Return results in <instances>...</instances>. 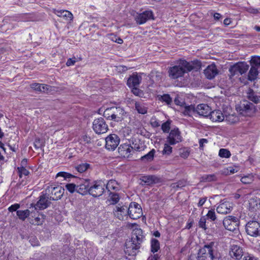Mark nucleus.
Returning <instances> with one entry per match:
<instances>
[{
  "label": "nucleus",
  "instance_id": "nucleus-1",
  "mask_svg": "<svg viewBox=\"0 0 260 260\" xmlns=\"http://www.w3.org/2000/svg\"><path fill=\"white\" fill-rule=\"evenodd\" d=\"M201 61L196 60L188 62L184 59H180L178 64L171 67L169 70V76L172 79L182 77L186 72L192 70L199 71L201 68Z\"/></svg>",
  "mask_w": 260,
  "mask_h": 260
},
{
  "label": "nucleus",
  "instance_id": "nucleus-2",
  "mask_svg": "<svg viewBox=\"0 0 260 260\" xmlns=\"http://www.w3.org/2000/svg\"><path fill=\"white\" fill-rule=\"evenodd\" d=\"M143 238L142 230L140 228L135 229L132 233L131 240L125 242V253L128 255L135 256L139 252Z\"/></svg>",
  "mask_w": 260,
  "mask_h": 260
},
{
  "label": "nucleus",
  "instance_id": "nucleus-3",
  "mask_svg": "<svg viewBox=\"0 0 260 260\" xmlns=\"http://www.w3.org/2000/svg\"><path fill=\"white\" fill-rule=\"evenodd\" d=\"M221 254L218 251L214 242L206 243L198 251L197 260H207L208 258L210 260H219L221 258Z\"/></svg>",
  "mask_w": 260,
  "mask_h": 260
},
{
  "label": "nucleus",
  "instance_id": "nucleus-4",
  "mask_svg": "<svg viewBox=\"0 0 260 260\" xmlns=\"http://www.w3.org/2000/svg\"><path fill=\"white\" fill-rule=\"evenodd\" d=\"M64 191V189L61 186H55L50 185L48 186L45 190L46 194L49 197V200L57 201L61 199Z\"/></svg>",
  "mask_w": 260,
  "mask_h": 260
},
{
  "label": "nucleus",
  "instance_id": "nucleus-5",
  "mask_svg": "<svg viewBox=\"0 0 260 260\" xmlns=\"http://www.w3.org/2000/svg\"><path fill=\"white\" fill-rule=\"evenodd\" d=\"M236 109L244 116H251L255 112V106L250 102L244 101L236 107Z\"/></svg>",
  "mask_w": 260,
  "mask_h": 260
},
{
  "label": "nucleus",
  "instance_id": "nucleus-6",
  "mask_svg": "<svg viewBox=\"0 0 260 260\" xmlns=\"http://www.w3.org/2000/svg\"><path fill=\"white\" fill-rule=\"evenodd\" d=\"M249 68V65L245 61L238 62L229 68V71L231 76L242 75L247 72Z\"/></svg>",
  "mask_w": 260,
  "mask_h": 260
},
{
  "label": "nucleus",
  "instance_id": "nucleus-7",
  "mask_svg": "<svg viewBox=\"0 0 260 260\" xmlns=\"http://www.w3.org/2000/svg\"><path fill=\"white\" fill-rule=\"evenodd\" d=\"M105 184L102 181H95L90 184L89 194L94 198L101 196L105 191Z\"/></svg>",
  "mask_w": 260,
  "mask_h": 260
},
{
  "label": "nucleus",
  "instance_id": "nucleus-8",
  "mask_svg": "<svg viewBox=\"0 0 260 260\" xmlns=\"http://www.w3.org/2000/svg\"><path fill=\"white\" fill-rule=\"evenodd\" d=\"M143 214L141 206L136 202H131L128 208V215L133 219L140 218Z\"/></svg>",
  "mask_w": 260,
  "mask_h": 260
},
{
  "label": "nucleus",
  "instance_id": "nucleus-9",
  "mask_svg": "<svg viewBox=\"0 0 260 260\" xmlns=\"http://www.w3.org/2000/svg\"><path fill=\"white\" fill-rule=\"evenodd\" d=\"M92 125L93 131L98 134L105 133L108 129V125L104 118L102 117L95 119L93 121Z\"/></svg>",
  "mask_w": 260,
  "mask_h": 260
},
{
  "label": "nucleus",
  "instance_id": "nucleus-10",
  "mask_svg": "<svg viewBox=\"0 0 260 260\" xmlns=\"http://www.w3.org/2000/svg\"><path fill=\"white\" fill-rule=\"evenodd\" d=\"M246 232L248 235L252 237H257L260 235V224L255 220L249 221L246 225Z\"/></svg>",
  "mask_w": 260,
  "mask_h": 260
},
{
  "label": "nucleus",
  "instance_id": "nucleus-11",
  "mask_svg": "<svg viewBox=\"0 0 260 260\" xmlns=\"http://www.w3.org/2000/svg\"><path fill=\"white\" fill-rule=\"evenodd\" d=\"M222 222L224 228L230 231H236L238 229L239 225V220L238 218L233 216L226 217L223 219Z\"/></svg>",
  "mask_w": 260,
  "mask_h": 260
},
{
  "label": "nucleus",
  "instance_id": "nucleus-12",
  "mask_svg": "<svg viewBox=\"0 0 260 260\" xmlns=\"http://www.w3.org/2000/svg\"><path fill=\"white\" fill-rule=\"evenodd\" d=\"M167 142L172 145H175L182 141L181 136V132L178 128H175L172 129L169 133V136L166 138Z\"/></svg>",
  "mask_w": 260,
  "mask_h": 260
},
{
  "label": "nucleus",
  "instance_id": "nucleus-13",
  "mask_svg": "<svg viewBox=\"0 0 260 260\" xmlns=\"http://www.w3.org/2000/svg\"><path fill=\"white\" fill-rule=\"evenodd\" d=\"M90 181V180L88 179H80L77 183L76 192L82 195L89 193L91 184Z\"/></svg>",
  "mask_w": 260,
  "mask_h": 260
},
{
  "label": "nucleus",
  "instance_id": "nucleus-14",
  "mask_svg": "<svg viewBox=\"0 0 260 260\" xmlns=\"http://www.w3.org/2000/svg\"><path fill=\"white\" fill-rule=\"evenodd\" d=\"M47 194H43L39 197V201L36 204H31V206L34 207L36 210H44L48 207L51 202L49 200V197L46 196Z\"/></svg>",
  "mask_w": 260,
  "mask_h": 260
},
{
  "label": "nucleus",
  "instance_id": "nucleus-15",
  "mask_svg": "<svg viewBox=\"0 0 260 260\" xmlns=\"http://www.w3.org/2000/svg\"><path fill=\"white\" fill-rule=\"evenodd\" d=\"M154 19V16L152 11L147 10L141 13H137L135 17V20L138 24H143L148 20Z\"/></svg>",
  "mask_w": 260,
  "mask_h": 260
},
{
  "label": "nucleus",
  "instance_id": "nucleus-16",
  "mask_svg": "<svg viewBox=\"0 0 260 260\" xmlns=\"http://www.w3.org/2000/svg\"><path fill=\"white\" fill-rule=\"evenodd\" d=\"M106 148L109 150H114L119 144L120 139L116 134H111L106 137Z\"/></svg>",
  "mask_w": 260,
  "mask_h": 260
},
{
  "label": "nucleus",
  "instance_id": "nucleus-17",
  "mask_svg": "<svg viewBox=\"0 0 260 260\" xmlns=\"http://www.w3.org/2000/svg\"><path fill=\"white\" fill-rule=\"evenodd\" d=\"M118 151L121 156L125 158H130L133 154L131 144L125 143L119 146Z\"/></svg>",
  "mask_w": 260,
  "mask_h": 260
},
{
  "label": "nucleus",
  "instance_id": "nucleus-18",
  "mask_svg": "<svg viewBox=\"0 0 260 260\" xmlns=\"http://www.w3.org/2000/svg\"><path fill=\"white\" fill-rule=\"evenodd\" d=\"M113 121L120 122L123 120L126 115L124 110L120 107H114Z\"/></svg>",
  "mask_w": 260,
  "mask_h": 260
},
{
  "label": "nucleus",
  "instance_id": "nucleus-19",
  "mask_svg": "<svg viewBox=\"0 0 260 260\" xmlns=\"http://www.w3.org/2000/svg\"><path fill=\"white\" fill-rule=\"evenodd\" d=\"M218 72L215 64L208 66L204 70V74L206 77L209 79H213L218 74Z\"/></svg>",
  "mask_w": 260,
  "mask_h": 260
},
{
  "label": "nucleus",
  "instance_id": "nucleus-20",
  "mask_svg": "<svg viewBox=\"0 0 260 260\" xmlns=\"http://www.w3.org/2000/svg\"><path fill=\"white\" fill-rule=\"evenodd\" d=\"M230 254L231 257L236 259H240L243 255V249L240 246L233 245L230 251Z\"/></svg>",
  "mask_w": 260,
  "mask_h": 260
},
{
  "label": "nucleus",
  "instance_id": "nucleus-21",
  "mask_svg": "<svg viewBox=\"0 0 260 260\" xmlns=\"http://www.w3.org/2000/svg\"><path fill=\"white\" fill-rule=\"evenodd\" d=\"M128 208L125 205L120 207L116 206V209L113 211L115 216L120 220H123L124 216L128 215Z\"/></svg>",
  "mask_w": 260,
  "mask_h": 260
},
{
  "label": "nucleus",
  "instance_id": "nucleus-22",
  "mask_svg": "<svg viewBox=\"0 0 260 260\" xmlns=\"http://www.w3.org/2000/svg\"><path fill=\"white\" fill-rule=\"evenodd\" d=\"M140 180L141 181L140 184L142 185H150L158 182L159 178L155 175H148L142 176Z\"/></svg>",
  "mask_w": 260,
  "mask_h": 260
},
{
  "label": "nucleus",
  "instance_id": "nucleus-23",
  "mask_svg": "<svg viewBox=\"0 0 260 260\" xmlns=\"http://www.w3.org/2000/svg\"><path fill=\"white\" fill-rule=\"evenodd\" d=\"M210 107L207 104H202L198 105L196 108V111L200 115L207 117L211 112Z\"/></svg>",
  "mask_w": 260,
  "mask_h": 260
},
{
  "label": "nucleus",
  "instance_id": "nucleus-24",
  "mask_svg": "<svg viewBox=\"0 0 260 260\" xmlns=\"http://www.w3.org/2000/svg\"><path fill=\"white\" fill-rule=\"evenodd\" d=\"M231 204L229 202L221 203L217 207L216 211L218 213L227 214L232 210Z\"/></svg>",
  "mask_w": 260,
  "mask_h": 260
},
{
  "label": "nucleus",
  "instance_id": "nucleus-25",
  "mask_svg": "<svg viewBox=\"0 0 260 260\" xmlns=\"http://www.w3.org/2000/svg\"><path fill=\"white\" fill-rule=\"evenodd\" d=\"M141 80L142 77L141 76L133 74V75L128 78L127 84L129 87H136L140 84Z\"/></svg>",
  "mask_w": 260,
  "mask_h": 260
},
{
  "label": "nucleus",
  "instance_id": "nucleus-26",
  "mask_svg": "<svg viewBox=\"0 0 260 260\" xmlns=\"http://www.w3.org/2000/svg\"><path fill=\"white\" fill-rule=\"evenodd\" d=\"M210 119L213 121H218L220 122L224 120V117L223 113L220 110H214L213 111H211L209 115Z\"/></svg>",
  "mask_w": 260,
  "mask_h": 260
},
{
  "label": "nucleus",
  "instance_id": "nucleus-27",
  "mask_svg": "<svg viewBox=\"0 0 260 260\" xmlns=\"http://www.w3.org/2000/svg\"><path fill=\"white\" fill-rule=\"evenodd\" d=\"M53 13L59 17L66 18L67 20H72L73 18L72 13L67 10H57L54 9L53 10Z\"/></svg>",
  "mask_w": 260,
  "mask_h": 260
},
{
  "label": "nucleus",
  "instance_id": "nucleus-28",
  "mask_svg": "<svg viewBox=\"0 0 260 260\" xmlns=\"http://www.w3.org/2000/svg\"><path fill=\"white\" fill-rule=\"evenodd\" d=\"M260 208V199L252 198L249 200V209L250 210L256 211Z\"/></svg>",
  "mask_w": 260,
  "mask_h": 260
},
{
  "label": "nucleus",
  "instance_id": "nucleus-29",
  "mask_svg": "<svg viewBox=\"0 0 260 260\" xmlns=\"http://www.w3.org/2000/svg\"><path fill=\"white\" fill-rule=\"evenodd\" d=\"M258 69V68L253 66L251 67L247 76V79L249 81H253L256 79L259 73Z\"/></svg>",
  "mask_w": 260,
  "mask_h": 260
},
{
  "label": "nucleus",
  "instance_id": "nucleus-30",
  "mask_svg": "<svg viewBox=\"0 0 260 260\" xmlns=\"http://www.w3.org/2000/svg\"><path fill=\"white\" fill-rule=\"evenodd\" d=\"M247 97L249 101L253 102L255 104H257L260 101V96L257 95V94L250 88L248 90Z\"/></svg>",
  "mask_w": 260,
  "mask_h": 260
},
{
  "label": "nucleus",
  "instance_id": "nucleus-31",
  "mask_svg": "<svg viewBox=\"0 0 260 260\" xmlns=\"http://www.w3.org/2000/svg\"><path fill=\"white\" fill-rule=\"evenodd\" d=\"M156 98L158 101L165 102L167 105H170L172 102V99L169 94H158Z\"/></svg>",
  "mask_w": 260,
  "mask_h": 260
},
{
  "label": "nucleus",
  "instance_id": "nucleus-32",
  "mask_svg": "<svg viewBox=\"0 0 260 260\" xmlns=\"http://www.w3.org/2000/svg\"><path fill=\"white\" fill-rule=\"evenodd\" d=\"M16 213L19 218L24 221L29 216L30 211L28 209L25 210H17Z\"/></svg>",
  "mask_w": 260,
  "mask_h": 260
},
{
  "label": "nucleus",
  "instance_id": "nucleus-33",
  "mask_svg": "<svg viewBox=\"0 0 260 260\" xmlns=\"http://www.w3.org/2000/svg\"><path fill=\"white\" fill-rule=\"evenodd\" d=\"M240 180L243 184H250L254 181V176L252 174H249L242 177Z\"/></svg>",
  "mask_w": 260,
  "mask_h": 260
},
{
  "label": "nucleus",
  "instance_id": "nucleus-34",
  "mask_svg": "<svg viewBox=\"0 0 260 260\" xmlns=\"http://www.w3.org/2000/svg\"><path fill=\"white\" fill-rule=\"evenodd\" d=\"M131 147L133 148V153H134L135 151H141L144 150L143 144L136 140L133 141Z\"/></svg>",
  "mask_w": 260,
  "mask_h": 260
},
{
  "label": "nucleus",
  "instance_id": "nucleus-35",
  "mask_svg": "<svg viewBox=\"0 0 260 260\" xmlns=\"http://www.w3.org/2000/svg\"><path fill=\"white\" fill-rule=\"evenodd\" d=\"M155 150L154 149L150 151L147 154L144 155L141 157V160L142 161H150L153 159L154 155L155 153Z\"/></svg>",
  "mask_w": 260,
  "mask_h": 260
},
{
  "label": "nucleus",
  "instance_id": "nucleus-36",
  "mask_svg": "<svg viewBox=\"0 0 260 260\" xmlns=\"http://www.w3.org/2000/svg\"><path fill=\"white\" fill-rule=\"evenodd\" d=\"M217 180L215 174L204 175L201 177V181L203 182L215 181Z\"/></svg>",
  "mask_w": 260,
  "mask_h": 260
},
{
  "label": "nucleus",
  "instance_id": "nucleus-37",
  "mask_svg": "<svg viewBox=\"0 0 260 260\" xmlns=\"http://www.w3.org/2000/svg\"><path fill=\"white\" fill-rule=\"evenodd\" d=\"M114 107L107 108L104 112V116L107 119L113 120Z\"/></svg>",
  "mask_w": 260,
  "mask_h": 260
},
{
  "label": "nucleus",
  "instance_id": "nucleus-38",
  "mask_svg": "<svg viewBox=\"0 0 260 260\" xmlns=\"http://www.w3.org/2000/svg\"><path fill=\"white\" fill-rule=\"evenodd\" d=\"M249 62L251 67L259 68L260 67V56H252Z\"/></svg>",
  "mask_w": 260,
  "mask_h": 260
},
{
  "label": "nucleus",
  "instance_id": "nucleus-39",
  "mask_svg": "<svg viewBox=\"0 0 260 260\" xmlns=\"http://www.w3.org/2000/svg\"><path fill=\"white\" fill-rule=\"evenodd\" d=\"M151 247L153 253L157 252L160 248L159 241L157 239H152L151 241Z\"/></svg>",
  "mask_w": 260,
  "mask_h": 260
},
{
  "label": "nucleus",
  "instance_id": "nucleus-40",
  "mask_svg": "<svg viewBox=\"0 0 260 260\" xmlns=\"http://www.w3.org/2000/svg\"><path fill=\"white\" fill-rule=\"evenodd\" d=\"M90 165L87 163H82L77 165L75 169L79 173H83L86 171L89 167Z\"/></svg>",
  "mask_w": 260,
  "mask_h": 260
},
{
  "label": "nucleus",
  "instance_id": "nucleus-41",
  "mask_svg": "<svg viewBox=\"0 0 260 260\" xmlns=\"http://www.w3.org/2000/svg\"><path fill=\"white\" fill-rule=\"evenodd\" d=\"M225 120L229 124H234L239 121V118L235 115L230 114L225 116Z\"/></svg>",
  "mask_w": 260,
  "mask_h": 260
},
{
  "label": "nucleus",
  "instance_id": "nucleus-42",
  "mask_svg": "<svg viewBox=\"0 0 260 260\" xmlns=\"http://www.w3.org/2000/svg\"><path fill=\"white\" fill-rule=\"evenodd\" d=\"M150 77L154 82H158L161 80L162 77L161 73L153 72L150 74Z\"/></svg>",
  "mask_w": 260,
  "mask_h": 260
},
{
  "label": "nucleus",
  "instance_id": "nucleus-43",
  "mask_svg": "<svg viewBox=\"0 0 260 260\" xmlns=\"http://www.w3.org/2000/svg\"><path fill=\"white\" fill-rule=\"evenodd\" d=\"M231 152L226 149L221 148L219 151V156L222 158H229L231 156Z\"/></svg>",
  "mask_w": 260,
  "mask_h": 260
},
{
  "label": "nucleus",
  "instance_id": "nucleus-44",
  "mask_svg": "<svg viewBox=\"0 0 260 260\" xmlns=\"http://www.w3.org/2000/svg\"><path fill=\"white\" fill-rule=\"evenodd\" d=\"M194 111H196V109L193 106H185L182 113L184 115H190L191 112Z\"/></svg>",
  "mask_w": 260,
  "mask_h": 260
},
{
  "label": "nucleus",
  "instance_id": "nucleus-45",
  "mask_svg": "<svg viewBox=\"0 0 260 260\" xmlns=\"http://www.w3.org/2000/svg\"><path fill=\"white\" fill-rule=\"evenodd\" d=\"M186 185V181L184 180H181L177 182L173 183L171 185V186L173 188L177 189L178 188H181Z\"/></svg>",
  "mask_w": 260,
  "mask_h": 260
},
{
  "label": "nucleus",
  "instance_id": "nucleus-46",
  "mask_svg": "<svg viewBox=\"0 0 260 260\" xmlns=\"http://www.w3.org/2000/svg\"><path fill=\"white\" fill-rule=\"evenodd\" d=\"M135 108L139 113L144 114L147 112V108L139 103H136Z\"/></svg>",
  "mask_w": 260,
  "mask_h": 260
},
{
  "label": "nucleus",
  "instance_id": "nucleus-47",
  "mask_svg": "<svg viewBox=\"0 0 260 260\" xmlns=\"http://www.w3.org/2000/svg\"><path fill=\"white\" fill-rule=\"evenodd\" d=\"M116 184V182L115 180H110L108 182V183L106 185L105 187L106 189L108 190V192L110 191V189H112L113 190H117V187L115 186V184Z\"/></svg>",
  "mask_w": 260,
  "mask_h": 260
},
{
  "label": "nucleus",
  "instance_id": "nucleus-48",
  "mask_svg": "<svg viewBox=\"0 0 260 260\" xmlns=\"http://www.w3.org/2000/svg\"><path fill=\"white\" fill-rule=\"evenodd\" d=\"M171 121L167 120L161 125V129L164 133H168L170 130Z\"/></svg>",
  "mask_w": 260,
  "mask_h": 260
},
{
  "label": "nucleus",
  "instance_id": "nucleus-49",
  "mask_svg": "<svg viewBox=\"0 0 260 260\" xmlns=\"http://www.w3.org/2000/svg\"><path fill=\"white\" fill-rule=\"evenodd\" d=\"M63 177L65 179L75 177V176H74L73 175L65 172H60L58 173L56 175V177Z\"/></svg>",
  "mask_w": 260,
  "mask_h": 260
},
{
  "label": "nucleus",
  "instance_id": "nucleus-50",
  "mask_svg": "<svg viewBox=\"0 0 260 260\" xmlns=\"http://www.w3.org/2000/svg\"><path fill=\"white\" fill-rule=\"evenodd\" d=\"M207 218L211 221H215L216 219L215 212L214 209L209 210L206 215Z\"/></svg>",
  "mask_w": 260,
  "mask_h": 260
},
{
  "label": "nucleus",
  "instance_id": "nucleus-51",
  "mask_svg": "<svg viewBox=\"0 0 260 260\" xmlns=\"http://www.w3.org/2000/svg\"><path fill=\"white\" fill-rule=\"evenodd\" d=\"M66 189L71 193L76 191L77 184L74 183H68L65 186Z\"/></svg>",
  "mask_w": 260,
  "mask_h": 260
},
{
  "label": "nucleus",
  "instance_id": "nucleus-52",
  "mask_svg": "<svg viewBox=\"0 0 260 260\" xmlns=\"http://www.w3.org/2000/svg\"><path fill=\"white\" fill-rule=\"evenodd\" d=\"M109 195L110 196L111 201L113 202L112 204H116L119 202L120 199L117 193H112L110 191Z\"/></svg>",
  "mask_w": 260,
  "mask_h": 260
},
{
  "label": "nucleus",
  "instance_id": "nucleus-53",
  "mask_svg": "<svg viewBox=\"0 0 260 260\" xmlns=\"http://www.w3.org/2000/svg\"><path fill=\"white\" fill-rule=\"evenodd\" d=\"M206 218L205 216H202L200 219L199 222V227L206 230L207 229V228L206 225Z\"/></svg>",
  "mask_w": 260,
  "mask_h": 260
},
{
  "label": "nucleus",
  "instance_id": "nucleus-54",
  "mask_svg": "<svg viewBox=\"0 0 260 260\" xmlns=\"http://www.w3.org/2000/svg\"><path fill=\"white\" fill-rule=\"evenodd\" d=\"M172 152V147L168 144H165L162 151L163 154L170 155Z\"/></svg>",
  "mask_w": 260,
  "mask_h": 260
},
{
  "label": "nucleus",
  "instance_id": "nucleus-55",
  "mask_svg": "<svg viewBox=\"0 0 260 260\" xmlns=\"http://www.w3.org/2000/svg\"><path fill=\"white\" fill-rule=\"evenodd\" d=\"M17 170H18L20 177H22V174L27 176L29 173V171L25 169V167H18Z\"/></svg>",
  "mask_w": 260,
  "mask_h": 260
},
{
  "label": "nucleus",
  "instance_id": "nucleus-56",
  "mask_svg": "<svg viewBox=\"0 0 260 260\" xmlns=\"http://www.w3.org/2000/svg\"><path fill=\"white\" fill-rule=\"evenodd\" d=\"M132 88V91L135 95L139 96H141L143 94V91L140 89L138 88L137 86L133 87Z\"/></svg>",
  "mask_w": 260,
  "mask_h": 260
},
{
  "label": "nucleus",
  "instance_id": "nucleus-57",
  "mask_svg": "<svg viewBox=\"0 0 260 260\" xmlns=\"http://www.w3.org/2000/svg\"><path fill=\"white\" fill-rule=\"evenodd\" d=\"M91 138L86 135L83 136L81 139V143H83L85 144L91 143Z\"/></svg>",
  "mask_w": 260,
  "mask_h": 260
},
{
  "label": "nucleus",
  "instance_id": "nucleus-58",
  "mask_svg": "<svg viewBox=\"0 0 260 260\" xmlns=\"http://www.w3.org/2000/svg\"><path fill=\"white\" fill-rule=\"evenodd\" d=\"M31 88L34 89L35 90L37 91H41V84L40 83H33L31 84Z\"/></svg>",
  "mask_w": 260,
  "mask_h": 260
},
{
  "label": "nucleus",
  "instance_id": "nucleus-59",
  "mask_svg": "<svg viewBox=\"0 0 260 260\" xmlns=\"http://www.w3.org/2000/svg\"><path fill=\"white\" fill-rule=\"evenodd\" d=\"M20 205L19 204H15L14 205H11L9 207L8 210L10 212H13L15 211H17V209L19 208Z\"/></svg>",
  "mask_w": 260,
  "mask_h": 260
},
{
  "label": "nucleus",
  "instance_id": "nucleus-60",
  "mask_svg": "<svg viewBox=\"0 0 260 260\" xmlns=\"http://www.w3.org/2000/svg\"><path fill=\"white\" fill-rule=\"evenodd\" d=\"M151 125L153 127H157L160 126V123L155 118H152L151 120Z\"/></svg>",
  "mask_w": 260,
  "mask_h": 260
},
{
  "label": "nucleus",
  "instance_id": "nucleus-61",
  "mask_svg": "<svg viewBox=\"0 0 260 260\" xmlns=\"http://www.w3.org/2000/svg\"><path fill=\"white\" fill-rule=\"evenodd\" d=\"M243 260H257V259L252 255L247 254L244 255Z\"/></svg>",
  "mask_w": 260,
  "mask_h": 260
},
{
  "label": "nucleus",
  "instance_id": "nucleus-62",
  "mask_svg": "<svg viewBox=\"0 0 260 260\" xmlns=\"http://www.w3.org/2000/svg\"><path fill=\"white\" fill-rule=\"evenodd\" d=\"M42 85V86H41V92H47L49 88H50V86L48 85H46V84H41Z\"/></svg>",
  "mask_w": 260,
  "mask_h": 260
},
{
  "label": "nucleus",
  "instance_id": "nucleus-63",
  "mask_svg": "<svg viewBox=\"0 0 260 260\" xmlns=\"http://www.w3.org/2000/svg\"><path fill=\"white\" fill-rule=\"evenodd\" d=\"M42 144L40 142V139H36L34 142V146L36 149H39L41 148Z\"/></svg>",
  "mask_w": 260,
  "mask_h": 260
},
{
  "label": "nucleus",
  "instance_id": "nucleus-64",
  "mask_svg": "<svg viewBox=\"0 0 260 260\" xmlns=\"http://www.w3.org/2000/svg\"><path fill=\"white\" fill-rule=\"evenodd\" d=\"M208 141L206 139H201L199 140V146L200 148H203L205 143H207Z\"/></svg>",
  "mask_w": 260,
  "mask_h": 260
}]
</instances>
